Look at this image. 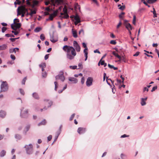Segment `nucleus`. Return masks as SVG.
I'll return each instance as SVG.
<instances>
[{"instance_id": "nucleus-23", "label": "nucleus", "mask_w": 159, "mask_h": 159, "mask_svg": "<svg viewBox=\"0 0 159 159\" xmlns=\"http://www.w3.org/2000/svg\"><path fill=\"white\" fill-rule=\"evenodd\" d=\"M74 19L75 21H80L79 16L77 14L75 16Z\"/></svg>"}, {"instance_id": "nucleus-34", "label": "nucleus", "mask_w": 159, "mask_h": 159, "mask_svg": "<svg viewBox=\"0 0 159 159\" xmlns=\"http://www.w3.org/2000/svg\"><path fill=\"white\" fill-rule=\"evenodd\" d=\"M40 38L42 41L44 40L45 39V37L43 34H42L40 35Z\"/></svg>"}, {"instance_id": "nucleus-55", "label": "nucleus", "mask_w": 159, "mask_h": 159, "mask_svg": "<svg viewBox=\"0 0 159 159\" xmlns=\"http://www.w3.org/2000/svg\"><path fill=\"white\" fill-rule=\"evenodd\" d=\"M10 57L13 60H15L16 59V57L13 55L11 54L10 56Z\"/></svg>"}, {"instance_id": "nucleus-47", "label": "nucleus", "mask_w": 159, "mask_h": 159, "mask_svg": "<svg viewBox=\"0 0 159 159\" xmlns=\"http://www.w3.org/2000/svg\"><path fill=\"white\" fill-rule=\"evenodd\" d=\"M110 43L112 44L115 45L116 43V42L115 40H112L110 42Z\"/></svg>"}, {"instance_id": "nucleus-25", "label": "nucleus", "mask_w": 159, "mask_h": 159, "mask_svg": "<svg viewBox=\"0 0 159 159\" xmlns=\"http://www.w3.org/2000/svg\"><path fill=\"white\" fill-rule=\"evenodd\" d=\"M61 15H64V17L65 18H66V19L68 18L69 17V15H68L67 13H61Z\"/></svg>"}, {"instance_id": "nucleus-54", "label": "nucleus", "mask_w": 159, "mask_h": 159, "mask_svg": "<svg viewBox=\"0 0 159 159\" xmlns=\"http://www.w3.org/2000/svg\"><path fill=\"white\" fill-rule=\"evenodd\" d=\"M52 139V136L51 135H50L49 136H48L47 138L48 142L50 141Z\"/></svg>"}, {"instance_id": "nucleus-8", "label": "nucleus", "mask_w": 159, "mask_h": 159, "mask_svg": "<svg viewBox=\"0 0 159 159\" xmlns=\"http://www.w3.org/2000/svg\"><path fill=\"white\" fill-rule=\"evenodd\" d=\"M124 24L128 30H132V26L129 23H128L127 20H124Z\"/></svg>"}, {"instance_id": "nucleus-56", "label": "nucleus", "mask_w": 159, "mask_h": 159, "mask_svg": "<svg viewBox=\"0 0 159 159\" xmlns=\"http://www.w3.org/2000/svg\"><path fill=\"white\" fill-rule=\"evenodd\" d=\"M11 32L12 33H14V34L15 35H17L19 33V32L18 31H13V30L12 31H11Z\"/></svg>"}, {"instance_id": "nucleus-59", "label": "nucleus", "mask_w": 159, "mask_h": 159, "mask_svg": "<svg viewBox=\"0 0 159 159\" xmlns=\"http://www.w3.org/2000/svg\"><path fill=\"white\" fill-rule=\"evenodd\" d=\"M157 88V86H155L154 87L152 90H151V92H152L154 91Z\"/></svg>"}, {"instance_id": "nucleus-21", "label": "nucleus", "mask_w": 159, "mask_h": 159, "mask_svg": "<svg viewBox=\"0 0 159 159\" xmlns=\"http://www.w3.org/2000/svg\"><path fill=\"white\" fill-rule=\"evenodd\" d=\"M6 151L4 150H2L0 153V157H3L6 155Z\"/></svg>"}, {"instance_id": "nucleus-16", "label": "nucleus", "mask_w": 159, "mask_h": 159, "mask_svg": "<svg viewBox=\"0 0 159 159\" xmlns=\"http://www.w3.org/2000/svg\"><path fill=\"white\" fill-rule=\"evenodd\" d=\"M7 45L6 44H3L0 46V51L4 50L7 49Z\"/></svg>"}, {"instance_id": "nucleus-62", "label": "nucleus", "mask_w": 159, "mask_h": 159, "mask_svg": "<svg viewBox=\"0 0 159 159\" xmlns=\"http://www.w3.org/2000/svg\"><path fill=\"white\" fill-rule=\"evenodd\" d=\"M125 8V6H121V7H119V9L122 10H124Z\"/></svg>"}, {"instance_id": "nucleus-9", "label": "nucleus", "mask_w": 159, "mask_h": 159, "mask_svg": "<svg viewBox=\"0 0 159 159\" xmlns=\"http://www.w3.org/2000/svg\"><path fill=\"white\" fill-rule=\"evenodd\" d=\"M45 104L46 107H49L52 104V102L51 100H45Z\"/></svg>"}, {"instance_id": "nucleus-7", "label": "nucleus", "mask_w": 159, "mask_h": 159, "mask_svg": "<svg viewBox=\"0 0 159 159\" xmlns=\"http://www.w3.org/2000/svg\"><path fill=\"white\" fill-rule=\"evenodd\" d=\"M56 80L60 79L62 81H63L65 80V77L63 75V72H61L60 74L57 75L55 77Z\"/></svg>"}, {"instance_id": "nucleus-44", "label": "nucleus", "mask_w": 159, "mask_h": 159, "mask_svg": "<svg viewBox=\"0 0 159 159\" xmlns=\"http://www.w3.org/2000/svg\"><path fill=\"white\" fill-rule=\"evenodd\" d=\"M54 84H55V90L56 91H57V89L58 87V84H57V83L56 81H55L54 82Z\"/></svg>"}, {"instance_id": "nucleus-28", "label": "nucleus", "mask_w": 159, "mask_h": 159, "mask_svg": "<svg viewBox=\"0 0 159 159\" xmlns=\"http://www.w3.org/2000/svg\"><path fill=\"white\" fill-rule=\"evenodd\" d=\"M54 17L52 15V14H51V15H50L49 16V17L48 18V19H46V20L47 21H48V20H52L53 19V18Z\"/></svg>"}, {"instance_id": "nucleus-37", "label": "nucleus", "mask_w": 159, "mask_h": 159, "mask_svg": "<svg viewBox=\"0 0 159 159\" xmlns=\"http://www.w3.org/2000/svg\"><path fill=\"white\" fill-rule=\"evenodd\" d=\"M125 14V13L124 12H122L119 15V17L120 18L123 19V18L124 17V15Z\"/></svg>"}, {"instance_id": "nucleus-5", "label": "nucleus", "mask_w": 159, "mask_h": 159, "mask_svg": "<svg viewBox=\"0 0 159 159\" xmlns=\"http://www.w3.org/2000/svg\"><path fill=\"white\" fill-rule=\"evenodd\" d=\"M1 85V92H6L8 89V85L7 82L5 81H2Z\"/></svg>"}, {"instance_id": "nucleus-6", "label": "nucleus", "mask_w": 159, "mask_h": 159, "mask_svg": "<svg viewBox=\"0 0 159 159\" xmlns=\"http://www.w3.org/2000/svg\"><path fill=\"white\" fill-rule=\"evenodd\" d=\"M21 26V25L20 23H17L14 21V24H11V27L12 29L14 30H16L17 29L20 28Z\"/></svg>"}, {"instance_id": "nucleus-12", "label": "nucleus", "mask_w": 159, "mask_h": 159, "mask_svg": "<svg viewBox=\"0 0 159 159\" xmlns=\"http://www.w3.org/2000/svg\"><path fill=\"white\" fill-rule=\"evenodd\" d=\"M85 131V128L82 127L79 128L77 130V132L80 134L84 133Z\"/></svg>"}, {"instance_id": "nucleus-61", "label": "nucleus", "mask_w": 159, "mask_h": 159, "mask_svg": "<svg viewBox=\"0 0 159 159\" xmlns=\"http://www.w3.org/2000/svg\"><path fill=\"white\" fill-rule=\"evenodd\" d=\"M81 33H82L83 34H84V30L82 29L80 30L79 32V34H81Z\"/></svg>"}, {"instance_id": "nucleus-20", "label": "nucleus", "mask_w": 159, "mask_h": 159, "mask_svg": "<svg viewBox=\"0 0 159 159\" xmlns=\"http://www.w3.org/2000/svg\"><path fill=\"white\" fill-rule=\"evenodd\" d=\"M46 123V121L44 119L41 122H39L38 124V126H40L41 125H45Z\"/></svg>"}, {"instance_id": "nucleus-2", "label": "nucleus", "mask_w": 159, "mask_h": 159, "mask_svg": "<svg viewBox=\"0 0 159 159\" xmlns=\"http://www.w3.org/2000/svg\"><path fill=\"white\" fill-rule=\"evenodd\" d=\"M24 148H25L26 153L28 155H31L33 152V146L32 144H30L29 145H26Z\"/></svg>"}, {"instance_id": "nucleus-27", "label": "nucleus", "mask_w": 159, "mask_h": 159, "mask_svg": "<svg viewBox=\"0 0 159 159\" xmlns=\"http://www.w3.org/2000/svg\"><path fill=\"white\" fill-rule=\"evenodd\" d=\"M36 13V10H31V12L30 13V15L31 16H32L33 14H35Z\"/></svg>"}, {"instance_id": "nucleus-4", "label": "nucleus", "mask_w": 159, "mask_h": 159, "mask_svg": "<svg viewBox=\"0 0 159 159\" xmlns=\"http://www.w3.org/2000/svg\"><path fill=\"white\" fill-rule=\"evenodd\" d=\"M24 107L20 109V116L23 118H27L29 116L28 110L25 109L24 110Z\"/></svg>"}, {"instance_id": "nucleus-36", "label": "nucleus", "mask_w": 159, "mask_h": 159, "mask_svg": "<svg viewBox=\"0 0 159 159\" xmlns=\"http://www.w3.org/2000/svg\"><path fill=\"white\" fill-rule=\"evenodd\" d=\"M41 30V28L40 27H37L34 30V31L36 32H39Z\"/></svg>"}, {"instance_id": "nucleus-53", "label": "nucleus", "mask_w": 159, "mask_h": 159, "mask_svg": "<svg viewBox=\"0 0 159 159\" xmlns=\"http://www.w3.org/2000/svg\"><path fill=\"white\" fill-rule=\"evenodd\" d=\"M7 28L6 27H3L2 28V33H4L7 30Z\"/></svg>"}, {"instance_id": "nucleus-32", "label": "nucleus", "mask_w": 159, "mask_h": 159, "mask_svg": "<svg viewBox=\"0 0 159 159\" xmlns=\"http://www.w3.org/2000/svg\"><path fill=\"white\" fill-rule=\"evenodd\" d=\"M39 66L40 68H45L46 66V64L45 63H43L40 64Z\"/></svg>"}, {"instance_id": "nucleus-43", "label": "nucleus", "mask_w": 159, "mask_h": 159, "mask_svg": "<svg viewBox=\"0 0 159 159\" xmlns=\"http://www.w3.org/2000/svg\"><path fill=\"white\" fill-rule=\"evenodd\" d=\"M136 17L135 16H133V23L134 25H135L136 23Z\"/></svg>"}, {"instance_id": "nucleus-48", "label": "nucleus", "mask_w": 159, "mask_h": 159, "mask_svg": "<svg viewBox=\"0 0 159 159\" xmlns=\"http://www.w3.org/2000/svg\"><path fill=\"white\" fill-rule=\"evenodd\" d=\"M108 80H110V81H111V82L113 84V83L114 82L113 81H112L111 79H108V78H107V79H106V81H107V84L109 85H110V83L108 82Z\"/></svg>"}, {"instance_id": "nucleus-22", "label": "nucleus", "mask_w": 159, "mask_h": 159, "mask_svg": "<svg viewBox=\"0 0 159 159\" xmlns=\"http://www.w3.org/2000/svg\"><path fill=\"white\" fill-rule=\"evenodd\" d=\"M25 0H17V4L18 5H20L22 3H24Z\"/></svg>"}, {"instance_id": "nucleus-52", "label": "nucleus", "mask_w": 159, "mask_h": 159, "mask_svg": "<svg viewBox=\"0 0 159 159\" xmlns=\"http://www.w3.org/2000/svg\"><path fill=\"white\" fill-rule=\"evenodd\" d=\"M49 4H51V3L50 2V1L48 0V1H46L45 2V4L46 5L48 6Z\"/></svg>"}, {"instance_id": "nucleus-14", "label": "nucleus", "mask_w": 159, "mask_h": 159, "mask_svg": "<svg viewBox=\"0 0 159 159\" xmlns=\"http://www.w3.org/2000/svg\"><path fill=\"white\" fill-rule=\"evenodd\" d=\"M63 3V0H55L54 4V6L56 5H61Z\"/></svg>"}, {"instance_id": "nucleus-38", "label": "nucleus", "mask_w": 159, "mask_h": 159, "mask_svg": "<svg viewBox=\"0 0 159 159\" xmlns=\"http://www.w3.org/2000/svg\"><path fill=\"white\" fill-rule=\"evenodd\" d=\"M58 12V10H56L55 11L53 12V13L52 14V15L53 16H54L55 17V16H57Z\"/></svg>"}, {"instance_id": "nucleus-10", "label": "nucleus", "mask_w": 159, "mask_h": 159, "mask_svg": "<svg viewBox=\"0 0 159 159\" xmlns=\"http://www.w3.org/2000/svg\"><path fill=\"white\" fill-rule=\"evenodd\" d=\"M93 79L90 77H89L86 81V84L87 86H89L92 84Z\"/></svg>"}, {"instance_id": "nucleus-45", "label": "nucleus", "mask_w": 159, "mask_h": 159, "mask_svg": "<svg viewBox=\"0 0 159 159\" xmlns=\"http://www.w3.org/2000/svg\"><path fill=\"white\" fill-rule=\"evenodd\" d=\"M19 91H20V93L22 94V95H24V94H25V92L24 91V90L21 89H19Z\"/></svg>"}, {"instance_id": "nucleus-41", "label": "nucleus", "mask_w": 159, "mask_h": 159, "mask_svg": "<svg viewBox=\"0 0 159 159\" xmlns=\"http://www.w3.org/2000/svg\"><path fill=\"white\" fill-rule=\"evenodd\" d=\"M50 40V41L53 43L56 42L57 41V39H54L53 37H51Z\"/></svg>"}, {"instance_id": "nucleus-3", "label": "nucleus", "mask_w": 159, "mask_h": 159, "mask_svg": "<svg viewBox=\"0 0 159 159\" xmlns=\"http://www.w3.org/2000/svg\"><path fill=\"white\" fill-rule=\"evenodd\" d=\"M28 11V9H26L25 6H22L19 7L17 9V16L21 15L22 13L25 14L26 12Z\"/></svg>"}, {"instance_id": "nucleus-51", "label": "nucleus", "mask_w": 159, "mask_h": 159, "mask_svg": "<svg viewBox=\"0 0 159 159\" xmlns=\"http://www.w3.org/2000/svg\"><path fill=\"white\" fill-rule=\"evenodd\" d=\"M75 114L74 113V114H73L70 117V120H73V119L74 116H75Z\"/></svg>"}, {"instance_id": "nucleus-42", "label": "nucleus", "mask_w": 159, "mask_h": 159, "mask_svg": "<svg viewBox=\"0 0 159 159\" xmlns=\"http://www.w3.org/2000/svg\"><path fill=\"white\" fill-rule=\"evenodd\" d=\"M27 80V77H25L22 80V84L24 85L25 83V81Z\"/></svg>"}, {"instance_id": "nucleus-39", "label": "nucleus", "mask_w": 159, "mask_h": 159, "mask_svg": "<svg viewBox=\"0 0 159 159\" xmlns=\"http://www.w3.org/2000/svg\"><path fill=\"white\" fill-rule=\"evenodd\" d=\"M63 11L64 12L63 13H67V7H66V6H65L63 8Z\"/></svg>"}, {"instance_id": "nucleus-63", "label": "nucleus", "mask_w": 159, "mask_h": 159, "mask_svg": "<svg viewBox=\"0 0 159 159\" xmlns=\"http://www.w3.org/2000/svg\"><path fill=\"white\" fill-rule=\"evenodd\" d=\"M26 4L27 5L29 6H31V3L30 2V1L29 0H27L26 1Z\"/></svg>"}, {"instance_id": "nucleus-1", "label": "nucleus", "mask_w": 159, "mask_h": 159, "mask_svg": "<svg viewBox=\"0 0 159 159\" xmlns=\"http://www.w3.org/2000/svg\"><path fill=\"white\" fill-rule=\"evenodd\" d=\"M73 46L75 49L72 46L65 45L63 48V50L66 52L67 58L70 60L74 59L76 55L75 50L77 52L80 50V47L76 41L73 42Z\"/></svg>"}, {"instance_id": "nucleus-29", "label": "nucleus", "mask_w": 159, "mask_h": 159, "mask_svg": "<svg viewBox=\"0 0 159 159\" xmlns=\"http://www.w3.org/2000/svg\"><path fill=\"white\" fill-rule=\"evenodd\" d=\"M123 61L124 62H125V56H120V60L119 59V61Z\"/></svg>"}, {"instance_id": "nucleus-31", "label": "nucleus", "mask_w": 159, "mask_h": 159, "mask_svg": "<svg viewBox=\"0 0 159 159\" xmlns=\"http://www.w3.org/2000/svg\"><path fill=\"white\" fill-rule=\"evenodd\" d=\"M146 100H141L140 103L142 106H143L146 104Z\"/></svg>"}, {"instance_id": "nucleus-57", "label": "nucleus", "mask_w": 159, "mask_h": 159, "mask_svg": "<svg viewBox=\"0 0 159 159\" xmlns=\"http://www.w3.org/2000/svg\"><path fill=\"white\" fill-rule=\"evenodd\" d=\"M125 155L123 153H121L120 155V157L122 159H125Z\"/></svg>"}, {"instance_id": "nucleus-40", "label": "nucleus", "mask_w": 159, "mask_h": 159, "mask_svg": "<svg viewBox=\"0 0 159 159\" xmlns=\"http://www.w3.org/2000/svg\"><path fill=\"white\" fill-rule=\"evenodd\" d=\"M72 33L73 36L74 37L77 38V32L76 31H73Z\"/></svg>"}, {"instance_id": "nucleus-46", "label": "nucleus", "mask_w": 159, "mask_h": 159, "mask_svg": "<svg viewBox=\"0 0 159 159\" xmlns=\"http://www.w3.org/2000/svg\"><path fill=\"white\" fill-rule=\"evenodd\" d=\"M69 67L70 69L74 70L77 69V66H70Z\"/></svg>"}, {"instance_id": "nucleus-11", "label": "nucleus", "mask_w": 159, "mask_h": 159, "mask_svg": "<svg viewBox=\"0 0 159 159\" xmlns=\"http://www.w3.org/2000/svg\"><path fill=\"white\" fill-rule=\"evenodd\" d=\"M157 1V0H147V2H146L145 1H144L143 2V3L146 6H148V7H150V6L147 3L152 4L155 3Z\"/></svg>"}, {"instance_id": "nucleus-15", "label": "nucleus", "mask_w": 159, "mask_h": 159, "mask_svg": "<svg viewBox=\"0 0 159 159\" xmlns=\"http://www.w3.org/2000/svg\"><path fill=\"white\" fill-rule=\"evenodd\" d=\"M62 127V125H61L59 127L58 130L56 133L55 136H57V138L61 133Z\"/></svg>"}, {"instance_id": "nucleus-24", "label": "nucleus", "mask_w": 159, "mask_h": 159, "mask_svg": "<svg viewBox=\"0 0 159 159\" xmlns=\"http://www.w3.org/2000/svg\"><path fill=\"white\" fill-rule=\"evenodd\" d=\"M15 137L16 139L18 140H20L21 138V136L19 134H16Z\"/></svg>"}, {"instance_id": "nucleus-33", "label": "nucleus", "mask_w": 159, "mask_h": 159, "mask_svg": "<svg viewBox=\"0 0 159 159\" xmlns=\"http://www.w3.org/2000/svg\"><path fill=\"white\" fill-rule=\"evenodd\" d=\"M33 5H32L33 7H34V6L37 5L38 3V2L37 0H34L33 1Z\"/></svg>"}, {"instance_id": "nucleus-19", "label": "nucleus", "mask_w": 159, "mask_h": 159, "mask_svg": "<svg viewBox=\"0 0 159 159\" xmlns=\"http://www.w3.org/2000/svg\"><path fill=\"white\" fill-rule=\"evenodd\" d=\"M30 128V125H28L25 127L24 131V133L25 134H26V132L29 130Z\"/></svg>"}, {"instance_id": "nucleus-35", "label": "nucleus", "mask_w": 159, "mask_h": 159, "mask_svg": "<svg viewBox=\"0 0 159 159\" xmlns=\"http://www.w3.org/2000/svg\"><path fill=\"white\" fill-rule=\"evenodd\" d=\"M153 11H152L154 15H153V17L155 18V17H157V14L156 13V11H155V10L154 8H153Z\"/></svg>"}, {"instance_id": "nucleus-64", "label": "nucleus", "mask_w": 159, "mask_h": 159, "mask_svg": "<svg viewBox=\"0 0 159 159\" xmlns=\"http://www.w3.org/2000/svg\"><path fill=\"white\" fill-rule=\"evenodd\" d=\"M88 50V48H85L84 50V54L85 53H88V52H87Z\"/></svg>"}, {"instance_id": "nucleus-26", "label": "nucleus", "mask_w": 159, "mask_h": 159, "mask_svg": "<svg viewBox=\"0 0 159 159\" xmlns=\"http://www.w3.org/2000/svg\"><path fill=\"white\" fill-rule=\"evenodd\" d=\"M33 96L34 98L35 99L39 98V96L38 95V93H34L33 94Z\"/></svg>"}, {"instance_id": "nucleus-18", "label": "nucleus", "mask_w": 159, "mask_h": 159, "mask_svg": "<svg viewBox=\"0 0 159 159\" xmlns=\"http://www.w3.org/2000/svg\"><path fill=\"white\" fill-rule=\"evenodd\" d=\"M69 80L70 81H73V83H76L78 82L76 78L74 77L70 78L69 79Z\"/></svg>"}, {"instance_id": "nucleus-13", "label": "nucleus", "mask_w": 159, "mask_h": 159, "mask_svg": "<svg viewBox=\"0 0 159 159\" xmlns=\"http://www.w3.org/2000/svg\"><path fill=\"white\" fill-rule=\"evenodd\" d=\"M19 48H15L13 49H9V52L10 53H12L13 52H14L15 53H16V51L18 52L19 51Z\"/></svg>"}, {"instance_id": "nucleus-17", "label": "nucleus", "mask_w": 159, "mask_h": 159, "mask_svg": "<svg viewBox=\"0 0 159 159\" xmlns=\"http://www.w3.org/2000/svg\"><path fill=\"white\" fill-rule=\"evenodd\" d=\"M6 115V113L5 111L2 110L0 111V117L3 118Z\"/></svg>"}, {"instance_id": "nucleus-58", "label": "nucleus", "mask_w": 159, "mask_h": 159, "mask_svg": "<svg viewBox=\"0 0 159 159\" xmlns=\"http://www.w3.org/2000/svg\"><path fill=\"white\" fill-rule=\"evenodd\" d=\"M42 76L43 77H45L47 76V73L46 72H43L42 73Z\"/></svg>"}, {"instance_id": "nucleus-60", "label": "nucleus", "mask_w": 159, "mask_h": 159, "mask_svg": "<svg viewBox=\"0 0 159 159\" xmlns=\"http://www.w3.org/2000/svg\"><path fill=\"white\" fill-rule=\"evenodd\" d=\"M129 136V135H127L125 134H124L121 135L120 137V138H125L126 137H128Z\"/></svg>"}, {"instance_id": "nucleus-30", "label": "nucleus", "mask_w": 159, "mask_h": 159, "mask_svg": "<svg viewBox=\"0 0 159 159\" xmlns=\"http://www.w3.org/2000/svg\"><path fill=\"white\" fill-rule=\"evenodd\" d=\"M105 63L104 61H102V59H101L98 63V65L99 66L100 64H101V65H103Z\"/></svg>"}, {"instance_id": "nucleus-49", "label": "nucleus", "mask_w": 159, "mask_h": 159, "mask_svg": "<svg viewBox=\"0 0 159 159\" xmlns=\"http://www.w3.org/2000/svg\"><path fill=\"white\" fill-rule=\"evenodd\" d=\"M51 3V4L54 6V4L55 2V0H49Z\"/></svg>"}, {"instance_id": "nucleus-50", "label": "nucleus", "mask_w": 159, "mask_h": 159, "mask_svg": "<svg viewBox=\"0 0 159 159\" xmlns=\"http://www.w3.org/2000/svg\"><path fill=\"white\" fill-rule=\"evenodd\" d=\"M19 38H11L10 39V40L12 42H14L16 40V39H18Z\"/></svg>"}]
</instances>
